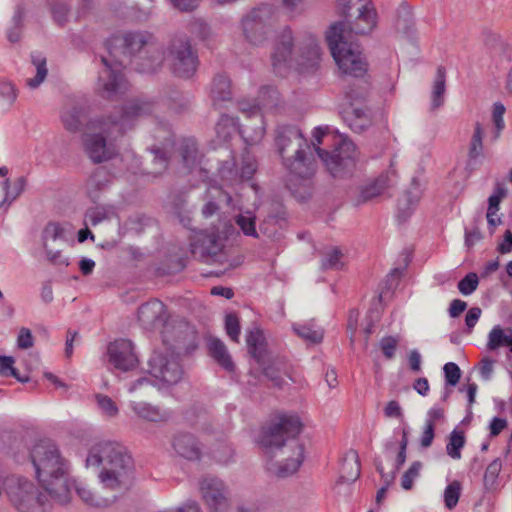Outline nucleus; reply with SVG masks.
I'll use <instances>...</instances> for the list:
<instances>
[{
	"mask_svg": "<svg viewBox=\"0 0 512 512\" xmlns=\"http://www.w3.org/2000/svg\"><path fill=\"white\" fill-rule=\"evenodd\" d=\"M377 13L371 2L359 9L350 31L345 30L343 22L332 24L326 32V41L331 54L342 74L360 78L367 72V63L362 57L359 45L352 41V32L356 35L370 33L376 26Z\"/></svg>",
	"mask_w": 512,
	"mask_h": 512,
	"instance_id": "f257e3e1",
	"label": "nucleus"
},
{
	"mask_svg": "<svg viewBox=\"0 0 512 512\" xmlns=\"http://www.w3.org/2000/svg\"><path fill=\"white\" fill-rule=\"evenodd\" d=\"M303 424L297 415H280L275 421L262 427L257 443L269 456L279 451L284 457L275 470L278 477L295 473L304 460V445L297 436Z\"/></svg>",
	"mask_w": 512,
	"mask_h": 512,
	"instance_id": "f03ea898",
	"label": "nucleus"
},
{
	"mask_svg": "<svg viewBox=\"0 0 512 512\" xmlns=\"http://www.w3.org/2000/svg\"><path fill=\"white\" fill-rule=\"evenodd\" d=\"M275 145L282 164L289 172L290 181L312 179L317 169V161L312 154L314 146L310 145L296 125H278L275 129Z\"/></svg>",
	"mask_w": 512,
	"mask_h": 512,
	"instance_id": "7ed1b4c3",
	"label": "nucleus"
},
{
	"mask_svg": "<svg viewBox=\"0 0 512 512\" xmlns=\"http://www.w3.org/2000/svg\"><path fill=\"white\" fill-rule=\"evenodd\" d=\"M30 458L46 492L62 505L69 503L68 468L56 445L51 440H41L31 449Z\"/></svg>",
	"mask_w": 512,
	"mask_h": 512,
	"instance_id": "20e7f679",
	"label": "nucleus"
},
{
	"mask_svg": "<svg viewBox=\"0 0 512 512\" xmlns=\"http://www.w3.org/2000/svg\"><path fill=\"white\" fill-rule=\"evenodd\" d=\"M102 466L101 482L108 488H128L134 474V462L125 446L115 441L93 445L86 458V466Z\"/></svg>",
	"mask_w": 512,
	"mask_h": 512,
	"instance_id": "39448f33",
	"label": "nucleus"
},
{
	"mask_svg": "<svg viewBox=\"0 0 512 512\" xmlns=\"http://www.w3.org/2000/svg\"><path fill=\"white\" fill-rule=\"evenodd\" d=\"M298 50L300 54L294 56L292 31L285 28L279 35L272 54L274 69L281 73L282 67H295L299 71L305 72L314 69L318 65L320 49L314 37L308 36Z\"/></svg>",
	"mask_w": 512,
	"mask_h": 512,
	"instance_id": "423d86ee",
	"label": "nucleus"
},
{
	"mask_svg": "<svg viewBox=\"0 0 512 512\" xmlns=\"http://www.w3.org/2000/svg\"><path fill=\"white\" fill-rule=\"evenodd\" d=\"M154 109L153 101L136 97L126 101L109 116L93 120L91 125L95 129L103 130L110 139H117L131 130L139 120L151 115Z\"/></svg>",
	"mask_w": 512,
	"mask_h": 512,
	"instance_id": "0eeeda50",
	"label": "nucleus"
},
{
	"mask_svg": "<svg viewBox=\"0 0 512 512\" xmlns=\"http://www.w3.org/2000/svg\"><path fill=\"white\" fill-rule=\"evenodd\" d=\"M326 134L322 127L313 130L312 154L316 153L322 160L330 175L334 178H345L353 173L356 167V146L348 139H340L331 152L321 149L319 145Z\"/></svg>",
	"mask_w": 512,
	"mask_h": 512,
	"instance_id": "6e6552de",
	"label": "nucleus"
},
{
	"mask_svg": "<svg viewBox=\"0 0 512 512\" xmlns=\"http://www.w3.org/2000/svg\"><path fill=\"white\" fill-rule=\"evenodd\" d=\"M165 60L169 70L178 78L190 79L197 72L199 66L198 52L186 35L172 37L165 50Z\"/></svg>",
	"mask_w": 512,
	"mask_h": 512,
	"instance_id": "1a4fd4ad",
	"label": "nucleus"
},
{
	"mask_svg": "<svg viewBox=\"0 0 512 512\" xmlns=\"http://www.w3.org/2000/svg\"><path fill=\"white\" fill-rule=\"evenodd\" d=\"M10 503L20 512H46V496L31 481L15 475L4 479Z\"/></svg>",
	"mask_w": 512,
	"mask_h": 512,
	"instance_id": "9d476101",
	"label": "nucleus"
},
{
	"mask_svg": "<svg viewBox=\"0 0 512 512\" xmlns=\"http://www.w3.org/2000/svg\"><path fill=\"white\" fill-rule=\"evenodd\" d=\"M154 41V36L149 32L129 31L111 36L106 41V46L115 59L123 57L119 64L124 66L125 62L130 65L134 58L143 54Z\"/></svg>",
	"mask_w": 512,
	"mask_h": 512,
	"instance_id": "9b49d317",
	"label": "nucleus"
},
{
	"mask_svg": "<svg viewBox=\"0 0 512 512\" xmlns=\"http://www.w3.org/2000/svg\"><path fill=\"white\" fill-rule=\"evenodd\" d=\"M153 137L158 144H154L149 148L153 155L154 169L148 173L157 176L162 174L168 168L170 155L169 152L175 146L174 134L167 124H159L155 127Z\"/></svg>",
	"mask_w": 512,
	"mask_h": 512,
	"instance_id": "f8f14e48",
	"label": "nucleus"
},
{
	"mask_svg": "<svg viewBox=\"0 0 512 512\" xmlns=\"http://www.w3.org/2000/svg\"><path fill=\"white\" fill-rule=\"evenodd\" d=\"M104 68L99 72L97 91L106 99H113L127 89V82L121 69L112 65L105 57H101Z\"/></svg>",
	"mask_w": 512,
	"mask_h": 512,
	"instance_id": "ddd939ff",
	"label": "nucleus"
},
{
	"mask_svg": "<svg viewBox=\"0 0 512 512\" xmlns=\"http://www.w3.org/2000/svg\"><path fill=\"white\" fill-rule=\"evenodd\" d=\"M149 373L163 383L176 384L183 374L177 357L160 352H153L149 361Z\"/></svg>",
	"mask_w": 512,
	"mask_h": 512,
	"instance_id": "4468645a",
	"label": "nucleus"
},
{
	"mask_svg": "<svg viewBox=\"0 0 512 512\" xmlns=\"http://www.w3.org/2000/svg\"><path fill=\"white\" fill-rule=\"evenodd\" d=\"M191 247L193 256L205 262L211 261L223 264L227 261L223 253L222 240L215 233H200Z\"/></svg>",
	"mask_w": 512,
	"mask_h": 512,
	"instance_id": "2eb2a0df",
	"label": "nucleus"
},
{
	"mask_svg": "<svg viewBox=\"0 0 512 512\" xmlns=\"http://www.w3.org/2000/svg\"><path fill=\"white\" fill-rule=\"evenodd\" d=\"M200 491L211 512H228V492L222 480L205 476L200 482Z\"/></svg>",
	"mask_w": 512,
	"mask_h": 512,
	"instance_id": "dca6fc26",
	"label": "nucleus"
},
{
	"mask_svg": "<svg viewBox=\"0 0 512 512\" xmlns=\"http://www.w3.org/2000/svg\"><path fill=\"white\" fill-rule=\"evenodd\" d=\"M107 353L109 363L120 371L127 372L133 370L138 364L134 345L130 340H115L109 344Z\"/></svg>",
	"mask_w": 512,
	"mask_h": 512,
	"instance_id": "f3484780",
	"label": "nucleus"
},
{
	"mask_svg": "<svg viewBox=\"0 0 512 512\" xmlns=\"http://www.w3.org/2000/svg\"><path fill=\"white\" fill-rule=\"evenodd\" d=\"M99 130V133L87 134L83 139L84 150L94 163L108 161L116 154L111 143L114 139H110L103 130Z\"/></svg>",
	"mask_w": 512,
	"mask_h": 512,
	"instance_id": "a211bd4d",
	"label": "nucleus"
},
{
	"mask_svg": "<svg viewBox=\"0 0 512 512\" xmlns=\"http://www.w3.org/2000/svg\"><path fill=\"white\" fill-rule=\"evenodd\" d=\"M268 13L269 10L266 7L257 8L242 20L244 35L254 45L261 44L266 39L268 27L264 16Z\"/></svg>",
	"mask_w": 512,
	"mask_h": 512,
	"instance_id": "6ab92c4d",
	"label": "nucleus"
},
{
	"mask_svg": "<svg viewBox=\"0 0 512 512\" xmlns=\"http://www.w3.org/2000/svg\"><path fill=\"white\" fill-rule=\"evenodd\" d=\"M138 320L148 330L164 327L168 320L165 304L157 299L142 304L138 308Z\"/></svg>",
	"mask_w": 512,
	"mask_h": 512,
	"instance_id": "aec40b11",
	"label": "nucleus"
},
{
	"mask_svg": "<svg viewBox=\"0 0 512 512\" xmlns=\"http://www.w3.org/2000/svg\"><path fill=\"white\" fill-rule=\"evenodd\" d=\"M164 60V50L154 41L143 54L134 58L130 65L139 73L152 74L161 69Z\"/></svg>",
	"mask_w": 512,
	"mask_h": 512,
	"instance_id": "412c9836",
	"label": "nucleus"
},
{
	"mask_svg": "<svg viewBox=\"0 0 512 512\" xmlns=\"http://www.w3.org/2000/svg\"><path fill=\"white\" fill-rule=\"evenodd\" d=\"M164 60V50L154 41L143 54L134 58L130 65L139 73L152 74L161 69Z\"/></svg>",
	"mask_w": 512,
	"mask_h": 512,
	"instance_id": "4be33fe9",
	"label": "nucleus"
},
{
	"mask_svg": "<svg viewBox=\"0 0 512 512\" xmlns=\"http://www.w3.org/2000/svg\"><path fill=\"white\" fill-rule=\"evenodd\" d=\"M176 151L183 167L192 172L200 167L202 154L199 151L197 141L193 137H183L176 146Z\"/></svg>",
	"mask_w": 512,
	"mask_h": 512,
	"instance_id": "5701e85b",
	"label": "nucleus"
},
{
	"mask_svg": "<svg viewBox=\"0 0 512 512\" xmlns=\"http://www.w3.org/2000/svg\"><path fill=\"white\" fill-rule=\"evenodd\" d=\"M239 109L241 112L247 114L249 118H254L256 122L259 124L254 130L253 133H250V127L248 125H242L239 128V133L242 138L248 145H254L259 142L264 135V127H263V119L262 114L260 113V108L258 105H249L244 102L239 103Z\"/></svg>",
	"mask_w": 512,
	"mask_h": 512,
	"instance_id": "b1692460",
	"label": "nucleus"
},
{
	"mask_svg": "<svg viewBox=\"0 0 512 512\" xmlns=\"http://www.w3.org/2000/svg\"><path fill=\"white\" fill-rule=\"evenodd\" d=\"M173 448L179 456L189 461H196L201 458V447L192 434L176 435L173 440Z\"/></svg>",
	"mask_w": 512,
	"mask_h": 512,
	"instance_id": "393cba45",
	"label": "nucleus"
},
{
	"mask_svg": "<svg viewBox=\"0 0 512 512\" xmlns=\"http://www.w3.org/2000/svg\"><path fill=\"white\" fill-rule=\"evenodd\" d=\"M210 98L216 109L223 108L226 102L232 100L231 81L226 75L218 74L213 78Z\"/></svg>",
	"mask_w": 512,
	"mask_h": 512,
	"instance_id": "a878e982",
	"label": "nucleus"
},
{
	"mask_svg": "<svg viewBox=\"0 0 512 512\" xmlns=\"http://www.w3.org/2000/svg\"><path fill=\"white\" fill-rule=\"evenodd\" d=\"M131 409L138 417L150 422H166L172 416L170 410L147 402H132Z\"/></svg>",
	"mask_w": 512,
	"mask_h": 512,
	"instance_id": "bb28decb",
	"label": "nucleus"
},
{
	"mask_svg": "<svg viewBox=\"0 0 512 512\" xmlns=\"http://www.w3.org/2000/svg\"><path fill=\"white\" fill-rule=\"evenodd\" d=\"M391 186V179L388 174H381L373 181L363 185L357 197V205L371 201L382 195Z\"/></svg>",
	"mask_w": 512,
	"mask_h": 512,
	"instance_id": "cd10ccee",
	"label": "nucleus"
},
{
	"mask_svg": "<svg viewBox=\"0 0 512 512\" xmlns=\"http://www.w3.org/2000/svg\"><path fill=\"white\" fill-rule=\"evenodd\" d=\"M360 473L361 465L358 452L350 449L343 458L339 481L352 483L359 478Z\"/></svg>",
	"mask_w": 512,
	"mask_h": 512,
	"instance_id": "c85d7f7f",
	"label": "nucleus"
},
{
	"mask_svg": "<svg viewBox=\"0 0 512 512\" xmlns=\"http://www.w3.org/2000/svg\"><path fill=\"white\" fill-rule=\"evenodd\" d=\"M209 355L226 371H234L235 365L226 345L218 338L210 337L207 342Z\"/></svg>",
	"mask_w": 512,
	"mask_h": 512,
	"instance_id": "c756f323",
	"label": "nucleus"
},
{
	"mask_svg": "<svg viewBox=\"0 0 512 512\" xmlns=\"http://www.w3.org/2000/svg\"><path fill=\"white\" fill-rule=\"evenodd\" d=\"M246 343L252 357L259 365H264V358L267 357V351L263 332L258 328L249 331L246 336Z\"/></svg>",
	"mask_w": 512,
	"mask_h": 512,
	"instance_id": "7c9ffc66",
	"label": "nucleus"
},
{
	"mask_svg": "<svg viewBox=\"0 0 512 512\" xmlns=\"http://www.w3.org/2000/svg\"><path fill=\"white\" fill-rule=\"evenodd\" d=\"M87 118L83 107L72 106L64 109L61 114V121L66 130L76 133L82 130L83 124Z\"/></svg>",
	"mask_w": 512,
	"mask_h": 512,
	"instance_id": "2f4dec72",
	"label": "nucleus"
},
{
	"mask_svg": "<svg viewBox=\"0 0 512 512\" xmlns=\"http://www.w3.org/2000/svg\"><path fill=\"white\" fill-rule=\"evenodd\" d=\"M286 226L285 212L280 211L277 214H269L260 224V232L269 238L277 239L281 231Z\"/></svg>",
	"mask_w": 512,
	"mask_h": 512,
	"instance_id": "473e14b6",
	"label": "nucleus"
},
{
	"mask_svg": "<svg viewBox=\"0 0 512 512\" xmlns=\"http://www.w3.org/2000/svg\"><path fill=\"white\" fill-rule=\"evenodd\" d=\"M108 183V171L103 167L95 169L86 181V191L91 200L96 201L98 199L99 192L105 189Z\"/></svg>",
	"mask_w": 512,
	"mask_h": 512,
	"instance_id": "72a5a7b5",
	"label": "nucleus"
},
{
	"mask_svg": "<svg viewBox=\"0 0 512 512\" xmlns=\"http://www.w3.org/2000/svg\"><path fill=\"white\" fill-rule=\"evenodd\" d=\"M445 91H446V69L443 66H439L436 71V77L433 83L431 93V111L443 106L445 102Z\"/></svg>",
	"mask_w": 512,
	"mask_h": 512,
	"instance_id": "f704fd0d",
	"label": "nucleus"
},
{
	"mask_svg": "<svg viewBox=\"0 0 512 512\" xmlns=\"http://www.w3.org/2000/svg\"><path fill=\"white\" fill-rule=\"evenodd\" d=\"M263 370V374L273 383L274 386L281 388L284 384V380L281 374L288 375L286 364L281 359H273L267 362V357L264 358V365H260Z\"/></svg>",
	"mask_w": 512,
	"mask_h": 512,
	"instance_id": "c9c22d12",
	"label": "nucleus"
},
{
	"mask_svg": "<svg viewBox=\"0 0 512 512\" xmlns=\"http://www.w3.org/2000/svg\"><path fill=\"white\" fill-rule=\"evenodd\" d=\"M344 120L356 133H361L370 125V118L363 108L350 107L344 111Z\"/></svg>",
	"mask_w": 512,
	"mask_h": 512,
	"instance_id": "e433bc0d",
	"label": "nucleus"
},
{
	"mask_svg": "<svg viewBox=\"0 0 512 512\" xmlns=\"http://www.w3.org/2000/svg\"><path fill=\"white\" fill-rule=\"evenodd\" d=\"M69 485H70V488L74 487L77 495L88 506L95 507V508H106V507L110 506L115 501V498L112 500H109L107 498L96 496L90 489H88L82 483H76L74 481L72 483V485L70 483H69Z\"/></svg>",
	"mask_w": 512,
	"mask_h": 512,
	"instance_id": "4c0bfd02",
	"label": "nucleus"
},
{
	"mask_svg": "<svg viewBox=\"0 0 512 512\" xmlns=\"http://www.w3.org/2000/svg\"><path fill=\"white\" fill-rule=\"evenodd\" d=\"M509 334L499 326H494L488 335L487 347L489 350H496L501 346H506L512 353V328H508Z\"/></svg>",
	"mask_w": 512,
	"mask_h": 512,
	"instance_id": "58836bf2",
	"label": "nucleus"
},
{
	"mask_svg": "<svg viewBox=\"0 0 512 512\" xmlns=\"http://www.w3.org/2000/svg\"><path fill=\"white\" fill-rule=\"evenodd\" d=\"M501 470L502 461L500 458H496L488 464L483 476V485L486 491L492 492L498 489Z\"/></svg>",
	"mask_w": 512,
	"mask_h": 512,
	"instance_id": "ea45409f",
	"label": "nucleus"
},
{
	"mask_svg": "<svg viewBox=\"0 0 512 512\" xmlns=\"http://www.w3.org/2000/svg\"><path fill=\"white\" fill-rule=\"evenodd\" d=\"M32 64L36 68V75L33 78L26 80V85L32 89L37 88L46 78L48 69L46 65V58L40 53L31 54Z\"/></svg>",
	"mask_w": 512,
	"mask_h": 512,
	"instance_id": "a19ab883",
	"label": "nucleus"
},
{
	"mask_svg": "<svg viewBox=\"0 0 512 512\" xmlns=\"http://www.w3.org/2000/svg\"><path fill=\"white\" fill-rule=\"evenodd\" d=\"M483 137L484 130L480 122H476L474 131L469 143L468 158L469 161L476 160L483 156Z\"/></svg>",
	"mask_w": 512,
	"mask_h": 512,
	"instance_id": "79ce46f5",
	"label": "nucleus"
},
{
	"mask_svg": "<svg viewBox=\"0 0 512 512\" xmlns=\"http://www.w3.org/2000/svg\"><path fill=\"white\" fill-rule=\"evenodd\" d=\"M465 435L463 431L453 430L448 439V443L446 445L447 454L455 460L461 458V449L465 445Z\"/></svg>",
	"mask_w": 512,
	"mask_h": 512,
	"instance_id": "37998d69",
	"label": "nucleus"
},
{
	"mask_svg": "<svg viewBox=\"0 0 512 512\" xmlns=\"http://www.w3.org/2000/svg\"><path fill=\"white\" fill-rule=\"evenodd\" d=\"M27 185V178L25 176H21L14 181L13 187L10 189V180L7 178L2 183V189L5 192L7 201L11 203L15 199H17L22 192L25 190Z\"/></svg>",
	"mask_w": 512,
	"mask_h": 512,
	"instance_id": "c03bdc74",
	"label": "nucleus"
},
{
	"mask_svg": "<svg viewBox=\"0 0 512 512\" xmlns=\"http://www.w3.org/2000/svg\"><path fill=\"white\" fill-rule=\"evenodd\" d=\"M65 239V229L58 222H49L42 232L43 247H47L49 240L57 241Z\"/></svg>",
	"mask_w": 512,
	"mask_h": 512,
	"instance_id": "a18cd8bd",
	"label": "nucleus"
},
{
	"mask_svg": "<svg viewBox=\"0 0 512 512\" xmlns=\"http://www.w3.org/2000/svg\"><path fill=\"white\" fill-rule=\"evenodd\" d=\"M461 483L457 480L452 481L444 490L445 507L452 510L458 504L461 495Z\"/></svg>",
	"mask_w": 512,
	"mask_h": 512,
	"instance_id": "49530a36",
	"label": "nucleus"
},
{
	"mask_svg": "<svg viewBox=\"0 0 512 512\" xmlns=\"http://www.w3.org/2000/svg\"><path fill=\"white\" fill-rule=\"evenodd\" d=\"M236 131V123L232 117L228 115H221L217 125L216 132L219 138L227 141L233 132Z\"/></svg>",
	"mask_w": 512,
	"mask_h": 512,
	"instance_id": "de8ad7c7",
	"label": "nucleus"
},
{
	"mask_svg": "<svg viewBox=\"0 0 512 512\" xmlns=\"http://www.w3.org/2000/svg\"><path fill=\"white\" fill-rule=\"evenodd\" d=\"M211 454L217 462L227 464L232 460L234 451L229 444L220 442L213 446Z\"/></svg>",
	"mask_w": 512,
	"mask_h": 512,
	"instance_id": "09e8293b",
	"label": "nucleus"
},
{
	"mask_svg": "<svg viewBox=\"0 0 512 512\" xmlns=\"http://www.w3.org/2000/svg\"><path fill=\"white\" fill-rule=\"evenodd\" d=\"M235 222L245 235L255 238L258 237L255 217L250 213L238 215L235 219Z\"/></svg>",
	"mask_w": 512,
	"mask_h": 512,
	"instance_id": "8fccbe9b",
	"label": "nucleus"
},
{
	"mask_svg": "<svg viewBox=\"0 0 512 512\" xmlns=\"http://www.w3.org/2000/svg\"><path fill=\"white\" fill-rule=\"evenodd\" d=\"M25 11L21 5H18L13 16L14 27L8 32V40L12 43L18 42L21 37V27L24 19Z\"/></svg>",
	"mask_w": 512,
	"mask_h": 512,
	"instance_id": "3c124183",
	"label": "nucleus"
},
{
	"mask_svg": "<svg viewBox=\"0 0 512 512\" xmlns=\"http://www.w3.org/2000/svg\"><path fill=\"white\" fill-rule=\"evenodd\" d=\"M478 284L479 278L477 274L474 272H469L468 274L465 275L464 278H462L458 282L457 287L462 295L468 296L471 295L477 289Z\"/></svg>",
	"mask_w": 512,
	"mask_h": 512,
	"instance_id": "603ef678",
	"label": "nucleus"
},
{
	"mask_svg": "<svg viewBox=\"0 0 512 512\" xmlns=\"http://www.w3.org/2000/svg\"><path fill=\"white\" fill-rule=\"evenodd\" d=\"M95 400L99 409L109 417H115L119 413L117 404L107 395L96 394Z\"/></svg>",
	"mask_w": 512,
	"mask_h": 512,
	"instance_id": "864d4df0",
	"label": "nucleus"
},
{
	"mask_svg": "<svg viewBox=\"0 0 512 512\" xmlns=\"http://www.w3.org/2000/svg\"><path fill=\"white\" fill-rule=\"evenodd\" d=\"M294 331L299 337L311 343H320L323 339L322 330L312 329L311 327L306 325L294 327Z\"/></svg>",
	"mask_w": 512,
	"mask_h": 512,
	"instance_id": "5fc2aeb1",
	"label": "nucleus"
},
{
	"mask_svg": "<svg viewBox=\"0 0 512 512\" xmlns=\"http://www.w3.org/2000/svg\"><path fill=\"white\" fill-rule=\"evenodd\" d=\"M421 468L422 463L420 461H415L403 474L401 478V487L404 490H410L413 487V482L419 476Z\"/></svg>",
	"mask_w": 512,
	"mask_h": 512,
	"instance_id": "6e6d98bb",
	"label": "nucleus"
},
{
	"mask_svg": "<svg viewBox=\"0 0 512 512\" xmlns=\"http://www.w3.org/2000/svg\"><path fill=\"white\" fill-rule=\"evenodd\" d=\"M112 211L103 206H97L90 208L86 212V219L91 223V225L95 226L102 221L109 219Z\"/></svg>",
	"mask_w": 512,
	"mask_h": 512,
	"instance_id": "4d7b16f0",
	"label": "nucleus"
},
{
	"mask_svg": "<svg viewBox=\"0 0 512 512\" xmlns=\"http://www.w3.org/2000/svg\"><path fill=\"white\" fill-rule=\"evenodd\" d=\"M412 9L407 2H402L397 10V26L408 29L412 24Z\"/></svg>",
	"mask_w": 512,
	"mask_h": 512,
	"instance_id": "13d9d810",
	"label": "nucleus"
},
{
	"mask_svg": "<svg viewBox=\"0 0 512 512\" xmlns=\"http://www.w3.org/2000/svg\"><path fill=\"white\" fill-rule=\"evenodd\" d=\"M225 330L232 341L239 342L240 323L235 313H229L226 315Z\"/></svg>",
	"mask_w": 512,
	"mask_h": 512,
	"instance_id": "bf43d9fd",
	"label": "nucleus"
},
{
	"mask_svg": "<svg viewBox=\"0 0 512 512\" xmlns=\"http://www.w3.org/2000/svg\"><path fill=\"white\" fill-rule=\"evenodd\" d=\"M418 201V198L412 199L411 192L406 191L401 199L398 200V212L399 218L405 220L410 216L412 211V206H414Z\"/></svg>",
	"mask_w": 512,
	"mask_h": 512,
	"instance_id": "052dcab7",
	"label": "nucleus"
},
{
	"mask_svg": "<svg viewBox=\"0 0 512 512\" xmlns=\"http://www.w3.org/2000/svg\"><path fill=\"white\" fill-rule=\"evenodd\" d=\"M398 343L399 339L395 336H385L380 340L379 346L386 359L394 358Z\"/></svg>",
	"mask_w": 512,
	"mask_h": 512,
	"instance_id": "680f3d73",
	"label": "nucleus"
},
{
	"mask_svg": "<svg viewBox=\"0 0 512 512\" xmlns=\"http://www.w3.org/2000/svg\"><path fill=\"white\" fill-rule=\"evenodd\" d=\"M446 385L456 386L461 378V370L454 362H448L443 367Z\"/></svg>",
	"mask_w": 512,
	"mask_h": 512,
	"instance_id": "e2e57ef3",
	"label": "nucleus"
},
{
	"mask_svg": "<svg viewBox=\"0 0 512 512\" xmlns=\"http://www.w3.org/2000/svg\"><path fill=\"white\" fill-rule=\"evenodd\" d=\"M506 194V190L501 187H497L495 193L488 198V209L486 218H490L491 215H496L499 210V205Z\"/></svg>",
	"mask_w": 512,
	"mask_h": 512,
	"instance_id": "0e129e2a",
	"label": "nucleus"
},
{
	"mask_svg": "<svg viewBox=\"0 0 512 512\" xmlns=\"http://www.w3.org/2000/svg\"><path fill=\"white\" fill-rule=\"evenodd\" d=\"M190 32L201 40H207L211 34L210 27L202 20H195L191 22Z\"/></svg>",
	"mask_w": 512,
	"mask_h": 512,
	"instance_id": "69168bd1",
	"label": "nucleus"
},
{
	"mask_svg": "<svg viewBox=\"0 0 512 512\" xmlns=\"http://www.w3.org/2000/svg\"><path fill=\"white\" fill-rule=\"evenodd\" d=\"M153 387L154 382L151 379H149L148 377H140L137 380L131 382L127 390L129 393L140 391L143 392V394H145L147 390H151L153 389Z\"/></svg>",
	"mask_w": 512,
	"mask_h": 512,
	"instance_id": "338daca9",
	"label": "nucleus"
},
{
	"mask_svg": "<svg viewBox=\"0 0 512 512\" xmlns=\"http://www.w3.org/2000/svg\"><path fill=\"white\" fill-rule=\"evenodd\" d=\"M341 257H342V253L338 248L332 249L329 253H327L326 257L322 261L323 268H325V269L338 268L340 265Z\"/></svg>",
	"mask_w": 512,
	"mask_h": 512,
	"instance_id": "774afa93",
	"label": "nucleus"
}]
</instances>
